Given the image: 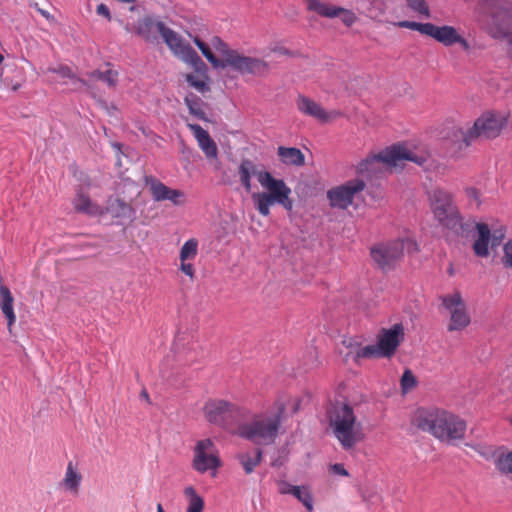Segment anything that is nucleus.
I'll list each match as a JSON object with an SVG mask.
<instances>
[{
    "label": "nucleus",
    "mask_w": 512,
    "mask_h": 512,
    "mask_svg": "<svg viewBox=\"0 0 512 512\" xmlns=\"http://www.w3.org/2000/svg\"><path fill=\"white\" fill-rule=\"evenodd\" d=\"M202 56L209 64H257L265 60L306 62L309 58L298 50H291L280 43H272L262 49L259 55H245L233 49L217 35H212L207 41L198 35L188 34Z\"/></svg>",
    "instance_id": "obj_1"
},
{
    "label": "nucleus",
    "mask_w": 512,
    "mask_h": 512,
    "mask_svg": "<svg viewBox=\"0 0 512 512\" xmlns=\"http://www.w3.org/2000/svg\"><path fill=\"white\" fill-rule=\"evenodd\" d=\"M239 179L247 192L251 191V179L255 177L261 187L262 192L252 194V201L255 208L262 216L270 214L271 206L278 204L285 210L293 209V200L291 199V188L283 179H277L266 170L260 169L251 160H243L238 169Z\"/></svg>",
    "instance_id": "obj_2"
},
{
    "label": "nucleus",
    "mask_w": 512,
    "mask_h": 512,
    "mask_svg": "<svg viewBox=\"0 0 512 512\" xmlns=\"http://www.w3.org/2000/svg\"><path fill=\"white\" fill-rule=\"evenodd\" d=\"M121 23L128 33L135 34L146 41L152 40L153 30L155 29L170 52L180 61L188 64H203L197 51L189 42L164 22L155 21L152 17L145 16L138 20H127L125 23L121 21Z\"/></svg>",
    "instance_id": "obj_3"
},
{
    "label": "nucleus",
    "mask_w": 512,
    "mask_h": 512,
    "mask_svg": "<svg viewBox=\"0 0 512 512\" xmlns=\"http://www.w3.org/2000/svg\"><path fill=\"white\" fill-rule=\"evenodd\" d=\"M413 423L422 431L428 432L440 441L453 442L462 439L466 423L460 417L439 408H418Z\"/></svg>",
    "instance_id": "obj_4"
},
{
    "label": "nucleus",
    "mask_w": 512,
    "mask_h": 512,
    "mask_svg": "<svg viewBox=\"0 0 512 512\" xmlns=\"http://www.w3.org/2000/svg\"><path fill=\"white\" fill-rule=\"evenodd\" d=\"M284 411L285 404L277 401L270 411L253 414L251 417L248 412L246 419L239 423L235 434L256 445L272 444L277 438Z\"/></svg>",
    "instance_id": "obj_5"
},
{
    "label": "nucleus",
    "mask_w": 512,
    "mask_h": 512,
    "mask_svg": "<svg viewBox=\"0 0 512 512\" xmlns=\"http://www.w3.org/2000/svg\"><path fill=\"white\" fill-rule=\"evenodd\" d=\"M327 416L333 435L345 450L353 448L364 439L362 423L357 420L349 405L336 403L327 411Z\"/></svg>",
    "instance_id": "obj_6"
},
{
    "label": "nucleus",
    "mask_w": 512,
    "mask_h": 512,
    "mask_svg": "<svg viewBox=\"0 0 512 512\" xmlns=\"http://www.w3.org/2000/svg\"><path fill=\"white\" fill-rule=\"evenodd\" d=\"M411 161L423 166L427 159L408 149L404 144H395L386 148L377 155L363 160L357 166V172L366 177H371L386 170H392L402 164L403 161Z\"/></svg>",
    "instance_id": "obj_7"
},
{
    "label": "nucleus",
    "mask_w": 512,
    "mask_h": 512,
    "mask_svg": "<svg viewBox=\"0 0 512 512\" xmlns=\"http://www.w3.org/2000/svg\"><path fill=\"white\" fill-rule=\"evenodd\" d=\"M205 419L235 434L239 423L245 420L248 410L225 400H210L203 408Z\"/></svg>",
    "instance_id": "obj_8"
},
{
    "label": "nucleus",
    "mask_w": 512,
    "mask_h": 512,
    "mask_svg": "<svg viewBox=\"0 0 512 512\" xmlns=\"http://www.w3.org/2000/svg\"><path fill=\"white\" fill-rule=\"evenodd\" d=\"M417 243L409 237L379 243L371 248L370 255L374 263L383 271L391 270L406 253L417 251Z\"/></svg>",
    "instance_id": "obj_9"
},
{
    "label": "nucleus",
    "mask_w": 512,
    "mask_h": 512,
    "mask_svg": "<svg viewBox=\"0 0 512 512\" xmlns=\"http://www.w3.org/2000/svg\"><path fill=\"white\" fill-rule=\"evenodd\" d=\"M404 339V328L395 324L388 329H382L376 344L357 349L355 358H389Z\"/></svg>",
    "instance_id": "obj_10"
},
{
    "label": "nucleus",
    "mask_w": 512,
    "mask_h": 512,
    "mask_svg": "<svg viewBox=\"0 0 512 512\" xmlns=\"http://www.w3.org/2000/svg\"><path fill=\"white\" fill-rule=\"evenodd\" d=\"M429 200L433 215L439 224L456 232L462 228V218L450 193L438 188L430 193Z\"/></svg>",
    "instance_id": "obj_11"
},
{
    "label": "nucleus",
    "mask_w": 512,
    "mask_h": 512,
    "mask_svg": "<svg viewBox=\"0 0 512 512\" xmlns=\"http://www.w3.org/2000/svg\"><path fill=\"white\" fill-rule=\"evenodd\" d=\"M397 25L402 28L416 30L423 35L429 36L445 46L459 44L463 49L467 50L469 44L462 35L452 26H436L432 23H418L412 21H401Z\"/></svg>",
    "instance_id": "obj_12"
},
{
    "label": "nucleus",
    "mask_w": 512,
    "mask_h": 512,
    "mask_svg": "<svg viewBox=\"0 0 512 512\" xmlns=\"http://www.w3.org/2000/svg\"><path fill=\"white\" fill-rule=\"evenodd\" d=\"M508 123V114L503 111L488 110L483 112L471 126L475 139H494L498 137Z\"/></svg>",
    "instance_id": "obj_13"
},
{
    "label": "nucleus",
    "mask_w": 512,
    "mask_h": 512,
    "mask_svg": "<svg viewBox=\"0 0 512 512\" xmlns=\"http://www.w3.org/2000/svg\"><path fill=\"white\" fill-rule=\"evenodd\" d=\"M220 466L219 451L214 442L209 438L199 440L194 448L193 469L201 474L210 472L214 477Z\"/></svg>",
    "instance_id": "obj_14"
},
{
    "label": "nucleus",
    "mask_w": 512,
    "mask_h": 512,
    "mask_svg": "<svg viewBox=\"0 0 512 512\" xmlns=\"http://www.w3.org/2000/svg\"><path fill=\"white\" fill-rule=\"evenodd\" d=\"M443 307L449 313L447 329L450 332L462 331L470 324V315L467 312L466 304L460 294L455 291L441 298Z\"/></svg>",
    "instance_id": "obj_15"
},
{
    "label": "nucleus",
    "mask_w": 512,
    "mask_h": 512,
    "mask_svg": "<svg viewBox=\"0 0 512 512\" xmlns=\"http://www.w3.org/2000/svg\"><path fill=\"white\" fill-rule=\"evenodd\" d=\"M307 9L317 15L329 19L339 18L346 26L351 27L358 20L357 15L350 9L337 6L324 0H306Z\"/></svg>",
    "instance_id": "obj_16"
},
{
    "label": "nucleus",
    "mask_w": 512,
    "mask_h": 512,
    "mask_svg": "<svg viewBox=\"0 0 512 512\" xmlns=\"http://www.w3.org/2000/svg\"><path fill=\"white\" fill-rule=\"evenodd\" d=\"M364 188L365 183L363 180H349L342 185L328 190L327 198L333 208L347 209L353 203L355 196L362 192Z\"/></svg>",
    "instance_id": "obj_17"
},
{
    "label": "nucleus",
    "mask_w": 512,
    "mask_h": 512,
    "mask_svg": "<svg viewBox=\"0 0 512 512\" xmlns=\"http://www.w3.org/2000/svg\"><path fill=\"white\" fill-rule=\"evenodd\" d=\"M475 228L473 252L478 257H487L489 255V244L492 248L499 246L505 234L502 230H496L491 234L488 225L485 223H476Z\"/></svg>",
    "instance_id": "obj_18"
},
{
    "label": "nucleus",
    "mask_w": 512,
    "mask_h": 512,
    "mask_svg": "<svg viewBox=\"0 0 512 512\" xmlns=\"http://www.w3.org/2000/svg\"><path fill=\"white\" fill-rule=\"evenodd\" d=\"M446 146L450 149L452 156L458 155L475 140L471 134V127L452 126L443 135Z\"/></svg>",
    "instance_id": "obj_19"
},
{
    "label": "nucleus",
    "mask_w": 512,
    "mask_h": 512,
    "mask_svg": "<svg viewBox=\"0 0 512 512\" xmlns=\"http://www.w3.org/2000/svg\"><path fill=\"white\" fill-rule=\"evenodd\" d=\"M296 106L302 114L322 123H327L339 116L337 111H326L319 103L304 95L297 97Z\"/></svg>",
    "instance_id": "obj_20"
},
{
    "label": "nucleus",
    "mask_w": 512,
    "mask_h": 512,
    "mask_svg": "<svg viewBox=\"0 0 512 512\" xmlns=\"http://www.w3.org/2000/svg\"><path fill=\"white\" fill-rule=\"evenodd\" d=\"M277 490L282 495H291L297 499L308 512L313 511V497L306 485H293L286 480L277 481Z\"/></svg>",
    "instance_id": "obj_21"
},
{
    "label": "nucleus",
    "mask_w": 512,
    "mask_h": 512,
    "mask_svg": "<svg viewBox=\"0 0 512 512\" xmlns=\"http://www.w3.org/2000/svg\"><path fill=\"white\" fill-rule=\"evenodd\" d=\"M489 34L495 38L506 41L512 45V14H504L493 19L488 29Z\"/></svg>",
    "instance_id": "obj_22"
},
{
    "label": "nucleus",
    "mask_w": 512,
    "mask_h": 512,
    "mask_svg": "<svg viewBox=\"0 0 512 512\" xmlns=\"http://www.w3.org/2000/svg\"><path fill=\"white\" fill-rule=\"evenodd\" d=\"M187 127L193 133L197 140L198 146L203 151L207 158L215 159L218 155V149L216 143L212 140L209 133L204 130L200 125L188 123Z\"/></svg>",
    "instance_id": "obj_23"
},
{
    "label": "nucleus",
    "mask_w": 512,
    "mask_h": 512,
    "mask_svg": "<svg viewBox=\"0 0 512 512\" xmlns=\"http://www.w3.org/2000/svg\"><path fill=\"white\" fill-rule=\"evenodd\" d=\"M73 206L76 211L87 214L89 216L104 215L103 208L92 202L89 196L82 191L77 192L73 200Z\"/></svg>",
    "instance_id": "obj_24"
},
{
    "label": "nucleus",
    "mask_w": 512,
    "mask_h": 512,
    "mask_svg": "<svg viewBox=\"0 0 512 512\" xmlns=\"http://www.w3.org/2000/svg\"><path fill=\"white\" fill-rule=\"evenodd\" d=\"M1 82L12 90H17L23 81V69L21 66H0Z\"/></svg>",
    "instance_id": "obj_25"
},
{
    "label": "nucleus",
    "mask_w": 512,
    "mask_h": 512,
    "mask_svg": "<svg viewBox=\"0 0 512 512\" xmlns=\"http://www.w3.org/2000/svg\"><path fill=\"white\" fill-rule=\"evenodd\" d=\"M104 214H108L117 219H130L132 216V208L129 204L119 198H109L107 205L102 207Z\"/></svg>",
    "instance_id": "obj_26"
},
{
    "label": "nucleus",
    "mask_w": 512,
    "mask_h": 512,
    "mask_svg": "<svg viewBox=\"0 0 512 512\" xmlns=\"http://www.w3.org/2000/svg\"><path fill=\"white\" fill-rule=\"evenodd\" d=\"M81 482V473L78 472L77 468L72 462H69L65 471L64 478L61 482L64 490L75 496L79 493Z\"/></svg>",
    "instance_id": "obj_27"
},
{
    "label": "nucleus",
    "mask_w": 512,
    "mask_h": 512,
    "mask_svg": "<svg viewBox=\"0 0 512 512\" xmlns=\"http://www.w3.org/2000/svg\"><path fill=\"white\" fill-rule=\"evenodd\" d=\"M195 67L196 69L192 73L186 74V81L197 92L204 94L210 90L209 79L205 70L207 66Z\"/></svg>",
    "instance_id": "obj_28"
},
{
    "label": "nucleus",
    "mask_w": 512,
    "mask_h": 512,
    "mask_svg": "<svg viewBox=\"0 0 512 512\" xmlns=\"http://www.w3.org/2000/svg\"><path fill=\"white\" fill-rule=\"evenodd\" d=\"M14 298L8 287L1 285L0 286V309L7 319V324L9 330L14 325L16 321V316L14 313Z\"/></svg>",
    "instance_id": "obj_29"
},
{
    "label": "nucleus",
    "mask_w": 512,
    "mask_h": 512,
    "mask_svg": "<svg viewBox=\"0 0 512 512\" xmlns=\"http://www.w3.org/2000/svg\"><path fill=\"white\" fill-rule=\"evenodd\" d=\"M278 155L281 161L287 165L300 166L304 163V155L298 148L279 147Z\"/></svg>",
    "instance_id": "obj_30"
},
{
    "label": "nucleus",
    "mask_w": 512,
    "mask_h": 512,
    "mask_svg": "<svg viewBox=\"0 0 512 512\" xmlns=\"http://www.w3.org/2000/svg\"><path fill=\"white\" fill-rule=\"evenodd\" d=\"M238 460L247 474L254 471L262 459V450L256 449L254 453L244 452L238 455Z\"/></svg>",
    "instance_id": "obj_31"
},
{
    "label": "nucleus",
    "mask_w": 512,
    "mask_h": 512,
    "mask_svg": "<svg viewBox=\"0 0 512 512\" xmlns=\"http://www.w3.org/2000/svg\"><path fill=\"white\" fill-rule=\"evenodd\" d=\"M184 496L188 500L186 512H202L204 509V500L197 493L193 486H187L184 489Z\"/></svg>",
    "instance_id": "obj_32"
},
{
    "label": "nucleus",
    "mask_w": 512,
    "mask_h": 512,
    "mask_svg": "<svg viewBox=\"0 0 512 512\" xmlns=\"http://www.w3.org/2000/svg\"><path fill=\"white\" fill-rule=\"evenodd\" d=\"M496 469L507 476H512V451H500L495 456Z\"/></svg>",
    "instance_id": "obj_33"
},
{
    "label": "nucleus",
    "mask_w": 512,
    "mask_h": 512,
    "mask_svg": "<svg viewBox=\"0 0 512 512\" xmlns=\"http://www.w3.org/2000/svg\"><path fill=\"white\" fill-rule=\"evenodd\" d=\"M184 101L193 116L200 120H206V114L202 108L203 102L199 97L190 93L185 97Z\"/></svg>",
    "instance_id": "obj_34"
},
{
    "label": "nucleus",
    "mask_w": 512,
    "mask_h": 512,
    "mask_svg": "<svg viewBox=\"0 0 512 512\" xmlns=\"http://www.w3.org/2000/svg\"><path fill=\"white\" fill-rule=\"evenodd\" d=\"M198 253V241L195 238L187 240L180 249V261H192Z\"/></svg>",
    "instance_id": "obj_35"
},
{
    "label": "nucleus",
    "mask_w": 512,
    "mask_h": 512,
    "mask_svg": "<svg viewBox=\"0 0 512 512\" xmlns=\"http://www.w3.org/2000/svg\"><path fill=\"white\" fill-rule=\"evenodd\" d=\"M170 188L158 180L150 182V191L155 201H165Z\"/></svg>",
    "instance_id": "obj_36"
},
{
    "label": "nucleus",
    "mask_w": 512,
    "mask_h": 512,
    "mask_svg": "<svg viewBox=\"0 0 512 512\" xmlns=\"http://www.w3.org/2000/svg\"><path fill=\"white\" fill-rule=\"evenodd\" d=\"M417 385V379L410 369H406L400 379L401 391L403 394L410 392Z\"/></svg>",
    "instance_id": "obj_37"
},
{
    "label": "nucleus",
    "mask_w": 512,
    "mask_h": 512,
    "mask_svg": "<svg viewBox=\"0 0 512 512\" xmlns=\"http://www.w3.org/2000/svg\"><path fill=\"white\" fill-rule=\"evenodd\" d=\"M407 6L416 12L420 17L430 18V10L426 0H407Z\"/></svg>",
    "instance_id": "obj_38"
},
{
    "label": "nucleus",
    "mask_w": 512,
    "mask_h": 512,
    "mask_svg": "<svg viewBox=\"0 0 512 512\" xmlns=\"http://www.w3.org/2000/svg\"><path fill=\"white\" fill-rule=\"evenodd\" d=\"M91 76L96 81L107 83L109 86L114 85L117 80V72L112 69H108L106 71L96 70L92 73Z\"/></svg>",
    "instance_id": "obj_39"
},
{
    "label": "nucleus",
    "mask_w": 512,
    "mask_h": 512,
    "mask_svg": "<svg viewBox=\"0 0 512 512\" xmlns=\"http://www.w3.org/2000/svg\"><path fill=\"white\" fill-rule=\"evenodd\" d=\"M184 198L185 195L182 191L170 188L166 200L172 202L174 205H182L184 203Z\"/></svg>",
    "instance_id": "obj_40"
},
{
    "label": "nucleus",
    "mask_w": 512,
    "mask_h": 512,
    "mask_svg": "<svg viewBox=\"0 0 512 512\" xmlns=\"http://www.w3.org/2000/svg\"><path fill=\"white\" fill-rule=\"evenodd\" d=\"M504 255L502 263L506 268H512V240L505 243L503 247Z\"/></svg>",
    "instance_id": "obj_41"
},
{
    "label": "nucleus",
    "mask_w": 512,
    "mask_h": 512,
    "mask_svg": "<svg viewBox=\"0 0 512 512\" xmlns=\"http://www.w3.org/2000/svg\"><path fill=\"white\" fill-rule=\"evenodd\" d=\"M180 270L187 275L189 278L193 279L194 277V266L190 261H180Z\"/></svg>",
    "instance_id": "obj_42"
},
{
    "label": "nucleus",
    "mask_w": 512,
    "mask_h": 512,
    "mask_svg": "<svg viewBox=\"0 0 512 512\" xmlns=\"http://www.w3.org/2000/svg\"><path fill=\"white\" fill-rule=\"evenodd\" d=\"M330 470H331V472L333 474H336V475H339V476H348V472L345 469L343 464H340V463L333 464L330 467Z\"/></svg>",
    "instance_id": "obj_43"
},
{
    "label": "nucleus",
    "mask_w": 512,
    "mask_h": 512,
    "mask_svg": "<svg viewBox=\"0 0 512 512\" xmlns=\"http://www.w3.org/2000/svg\"><path fill=\"white\" fill-rule=\"evenodd\" d=\"M96 11L99 15L106 17L108 20L111 19L109 8L105 4H99Z\"/></svg>",
    "instance_id": "obj_44"
},
{
    "label": "nucleus",
    "mask_w": 512,
    "mask_h": 512,
    "mask_svg": "<svg viewBox=\"0 0 512 512\" xmlns=\"http://www.w3.org/2000/svg\"><path fill=\"white\" fill-rule=\"evenodd\" d=\"M467 196L471 199L477 202L479 204V191L476 188L470 187L466 189Z\"/></svg>",
    "instance_id": "obj_45"
},
{
    "label": "nucleus",
    "mask_w": 512,
    "mask_h": 512,
    "mask_svg": "<svg viewBox=\"0 0 512 512\" xmlns=\"http://www.w3.org/2000/svg\"><path fill=\"white\" fill-rule=\"evenodd\" d=\"M234 70L240 73L253 72L252 66H231Z\"/></svg>",
    "instance_id": "obj_46"
},
{
    "label": "nucleus",
    "mask_w": 512,
    "mask_h": 512,
    "mask_svg": "<svg viewBox=\"0 0 512 512\" xmlns=\"http://www.w3.org/2000/svg\"><path fill=\"white\" fill-rule=\"evenodd\" d=\"M35 7H36V10H37V11H38V12H39L43 17H45L47 20H53V17L50 15V13H49L48 11H46V10H43V9L39 8V7L37 6V4L35 5Z\"/></svg>",
    "instance_id": "obj_47"
},
{
    "label": "nucleus",
    "mask_w": 512,
    "mask_h": 512,
    "mask_svg": "<svg viewBox=\"0 0 512 512\" xmlns=\"http://www.w3.org/2000/svg\"><path fill=\"white\" fill-rule=\"evenodd\" d=\"M68 72L69 71L67 66H61L58 71V73H60L62 76H65Z\"/></svg>",
    "instance_id": "obj_48"
},
{
    "label": "nucleus",
    "mask_w": 512,
    "mask_h": 512,
    "mask_svg": "<svg viewBox=\"0 0 512 512\" xmlns=\"http://www.w3.org/2000/svg\"><path fill=\"white\" fill-rule=\"evenodd\" d=\"M299 409V402L294 400L293 412H296Z\"/></svg>",
    "instance_id": "obj_49"
},
{
    "label": "nucleus",
    "mask_w": 512,
    "mask_h": 512,
    "mask_svg": "<svg viewBox=\"0 0 512 512\" xmlns=\"http://www.w3.org/2000/svg\"><path fill=\"white\" fill-rule=\"evenodd\" d=\"M141 397H143L146 400H149V396H148V393L146 391H142Z\"/></svg>",
    "instance_id": "obj_50"
},
{
    "label": "nucleus",
    "mask_w": 512,
    "mask_h": 512,
    "mask_svg": "<svg viewBox=\"0 0 512 512\" xmlns=\"http://www.w3.org/2000/svg\"><path fill=\"white\" fill-rule=\"evenodd\" d=\"M157 512H164V509L161 504L157 505Z\"/></svg>",
    "instance_id": "obj_51"
},
{
    "label": "nucleus",
    "mask_w": 512,
    "mask_h": 512,
    "mask_svg": "<svg viewBox=\"0 0 512 512\" xmlns=\"http://www.w3.org/2000/svg\"><path fill=\"white\" fill-rule=\"evenodd\" d=\"M507 419H508V421L512 424V415H511V416H509Z\"/></svg>",
    "instance_id": "obj_52"
},
{
    "label": "nucleus",
    "mask_w": 512,
    "mask_h": 512,
    "mask_svg": "<svg viewBox=\"0 0 512 512\" xmlns=\"http://www.w3.org/2000/svg\"><path fill=\"white\" fill-rule=\"evenodd\" d=\"M3 61V56L0 54V63Z\"/></svg>",
    "instance_id": "obj_53"
},
{
    "label": "nucleus",
    "mask_w": 512,
    "mask_h": 512,
    "mask_svg": "<svg viewBox=\"0 0 512 512\" xmlns=\"http://www.w3.org/2000/svg\"><path fill=\"white\" fill-rule=\"evenodd\" d=\"M220 67H221V68H225L226 66H225V65H222V66H220Z\"/></svg>",
    "instance_id": "obj_54"
}]
</instances>
